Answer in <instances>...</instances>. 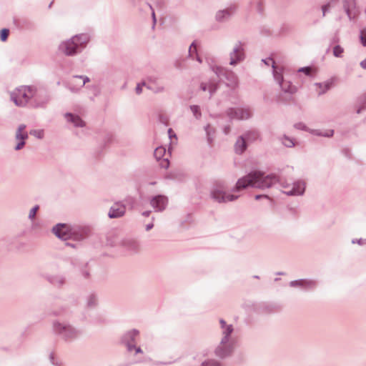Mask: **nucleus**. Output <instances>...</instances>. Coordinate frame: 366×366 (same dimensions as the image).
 Listing matches in <instances>:
<instances>
[{
    "mask_svg": "<svg viewBox=\"0 0 366 366\" xmlns=\"http://www.w3.org/2000/svg\"><path fill=\"white\" fill-rule=\"evenodd\" d=\"M331 4L332 3L330 2L327 4L322 6V9L323 16H325L326 12L330 9V8L331 6Z\"/></svg>",
    "mask_w": 366,
    "mask_h": 366,
    "instance_id": "de8ad7c7",
    "label": "nucleus"
},
{
    "mask_svg": "<svg viewBox=\"0 0 366 366\" xmlns=\"http://www.w3.org/2000/svg\"><path fill=\"white\" fill-rule=\"evenodd\" d=\"M212 71L217 75V76L223 79L224 78L227 80V84L232 88L237 86L238 85V77L237 76L227 69H224L219 66H212L211 67Z\"/></svg>",
    "mask_w": 366,
    "mask_h": 366,
    "instance_id": "423d86ee",
    "label": "nucleus"
},
{
    "mask_svg": "<svg viewBox=\"0 0 366 366\" xmlns=\"http://www.w3.org/2000/svg\"><path fill=\"white\" fill-rule=\"evenodd\" d=\"M152 18H153L154 24L156 23V17H155V13L153 10L152 12Z\"/></svg>",
    "mask_w": 366,
    "mask_h": 366,
    "instance_id": "5fc2aeb1",
    "label": "nucleus"
},
{
    "mask_svg": "<svg viewBox=\"0 0 366 366\" xmlns=\"http://www.w3.org/2000/svg\"><path fill=\"white\" fill-rule=\"evenodd\" d=\"M352 244H358L360 245H363V244H366V239H362V238L358 239H353L352 240Z\"/></svg>",
    "mask_w": 366,
    "mask_h": 366,
    "instance_id": "c03bdc74",
    "label": "nucleus"
},
{
    "mask_svg": "<svg viewBox=\"0 0 366 366\" xmlns=\"http://www.w3.org/2000/svg\"><path fill=\"white\" fill-rule=\"evenodd\" d=\"M89 40L86 34L74 35L71 39L61 41L59 45V51L66 56H74L81 52Z\"/></svg>",
    "mask_w": 366,
    "mask_h": 366,
    "instance_id": "7ed1b4c3",
    "label": "nucleus"
},
{
    "mask_svg": "<svg viewBox=\"0 0 366 366\" xmlns=\"http://www.w3.org/2000/svg\"><path fill=\"white\" fill-rule=\"evenodd\" d=\"M127 350L129 352H132L133 350H134V354L135 355L143 352V351H142V350L141 349L140 347H136L134 345H132V344H130V343H128Z\"/></svg>",
    "mask_w": 366,
    "mask_h": 366,
    "instance_id": "4c0bfd02",
    "label": "nucleus"
},
{
    "mask_svg": "<svg viewBox=\"0 0 366 366\" xmlns=\"http://www.w3.org/2000/svg\"><path fill=\"white\" fill-rule=\"evenodd\" d=\"M244 51L243 44L241 42H237L229 53V64L235 66L244 59Z\"/></svg>",
    "mask_w": 366,
    "mask_h": 366,
    "instance_id": "9b49d317",
    "label": "nucleus"
},
{
    "mask_svg": "<svg viewBox=\"0 0 366 366\" xmlns=\"http://www.w3.org/2000/svg\"><path fill=\"white\" fill-rule=\"evenodd\" d=\"M366 110V97L365 98L363 102L357 109V113L360 114L362 111Z\"/></svg>",
    "mask_w": 366,
    "mask_h": 366,
    "instance_id": "37998d69",
    "label": "nucleus"
},
{
    "mask_svg": "<svg viewBox=\"0 0 366 366\" xmlns=\"http://www.w3.org/2000/svg\"><path fill=\"white\" fill-rule=\"evenodd\" d=\"M49 358H50V360H51V363L54 364V354L53 353H51L49 355Z\"/></svg>",
    "mask_w": 366,
    "mask_h": 366,
    "instance_id": "864d4df0",
    "label": "nucleus"
},
{
    "mask_svg": "<svg viewBox=\"0 0 366 366\" xmlns=\"http://www.w3.org/2000/svg\"><path fill=\"white\" fill-rule=\"evenodd\" d=\"M88 275H89V273L88 272H85L84 276L87 277Z\"/></svg>",
    "mask_w": 366,
    "mask_h": 366,
    "instance_id": "680f3d73",
    "label": "nucleus"
},
{
    "mask_svg": "<svg viewBox=\"0 0 366 366\" xmlns=\"http://www.w3.org/2000/svg\"><path fill=\"white\" fill-rule=\"evenodd\" d=\"M360 65L362 69H366V58L360 61Z\"/></svg>",
    "mask_w": 366,
    "mask_h": 366,
    "instance_id": "8fccbe9b",
    "label": "nucleus"
},
{
    "mask_svg": "<svg viewBox=\"0 0 366 366\" xmlns=\"http://www.w3.org/2000/svg\"><path fill=\"white\" fill-rule=\"evenodd\" d=\"M298 71L299 72H303L305 74L309 75L310 74V71H311V68L308 67V66H307V67H302V68L298 69Z\"/></svg>",
    "mask_w": 366,
    "mask_h": 366,
    "instance_id": "a18cd8bd",
    "label": "nucleus"
},
{
    "mask_svg": "<svg viewBox=\"0 0 366 366\" xmlns=\"http://www.w3.org/2000/svg\"><path fill=\"white\" fill-rule=\"evenodd\" d=\"M154 227L153 223H150L146 225V230L149 231Z\"/></svg>",
    "mask_w": 366,
    "mask_h": 366,
    "instance_id": "3c124183",
    "label": "nucleus"
},
{
    "mask_svg": "<svg viewBox=\"0 0 366 366\" xmlns=\"http://www.w3.org/2000/svg\"><path fill=\"white\" fill-rule=\"evenodd\" d=\"M98 299L96 295H90L87 297L86 300V307L89 308H93L97 306Z\"/></svg>",
    "mask_w": 366,
    "mask_h": 366,
    "instance_id": "7c9ffc66",
    "label": "nucleus"
},
{
    "mask_svg": "<svg viewBox=\"0 0 366 366\" xmlns=\"http://www.w3.org/2000/svg\"><path fill=\"white\" fill-rule=\"evenodd\" d=\"M9 96L16 107H24L32 99L40 97V92L34 86H20L9 92Z\"/></svg>",
    "mask_w": 366,
    "mask_h": 366,
    "instance_id": "f03ea898",
    "label": "nucleus"
},
{
    "mask_svg": "<svg viewBox=\"0 0 366 366\" xmlns=\"http://www.w3.org/2000/svg\"><path fill=\"white\" fill-rule=\"evenodd\" d=\"M227 114L230 119L244 120L252 116V111L249 107H234L229 109Z\"/></svg>",
    "mask_w": 366,
    "mask_h": 366,
    "instance_id": "9d476101",
    "label": "nucleus"
},
{
    "mask_svg": "<svg viewBox=\"0 0 366 366\" xmlns=\"http://www.w3.org/2000/svg\"><path fill=\"white\" fill-rule=\"evenodd\" d=\"M295 128L300 130H305L310 134L318 136V137H332L334 135L333 129H327V130H320V129H312L307 128L305 124L302 122L297 123L294 125Z\"/></svg>",
    "mask_w": 366,
    "mask_h": 366,
    "instance_id": "ddd939ff",
    "label": "nucleus"
},
{
    "mask_svg": "<svg viewBox=\"0 0 366 366\" xmlns=\"http://www.w3.org/2000/svg\"><path fill=\"white\" fill-rule=\"evenodd\" d=\"M144 86V85L143 84V82L137 84L136 89H135L136 93L137 94H140L142 92V87Z\"/></svg>",
    "mask_w": 366,
    "mask_h": 366,
    "instance_id": "49530a36",
    "label": "nucleus"
},
{
    "mask_svg": "<svg viewBox=\"0 0 366 366\" xmlns=\"http://www.w3.org/2000/svg\"><path fill=\"white\" fill-rule=\"evenodd\" d=\"M150 211H146L142 213L143 216L148 217L150 214Z\"/></svg>",
    "mask_w": 366,
    "mask_h": 366,
    "instance_id": "6e6d98bb",
    "label": "nucleus"
},
{
    "mask_svg": "<svg viewBox=\"0 0 366 366\" xmlns=\"http://www.w3.org/2000/svg\"><path fill=\"white\" fill-rule=\"evenodd\" d=\"M224 133L225 134H228L229 132V128H225L224 130Z\"/></svg>",
    "mask_w": 366,
    "mask_h": 366,
    "instance_id": "13d9d810",
    "label": "nucleus"
},
{
    "mask_svg": "<svg viewBox=\"0 0 366 366\" xmlns=\"http://www.w3.org/2000/svg\"><path fill=\"white\" fill-rule=\"evenodd\" d=\"M197 53V46L195 45V43L193 42L190 46H189V55L190 56H192L194 54Z\"/></svg>",
    "mask_w": 366,
    "mask_h": 366,
    "instance_id": "79ce46f5",
    "label": "nucleus"
},
{
    "mask_svg": "<svg viewBox=\"0 0 366 366\" xmlns=\"http://www.w3.org/2000/svg\"><path fill=\"white\" fill-rule=\"evenodd\" d=\"M360 41L364 46H366V27L360 31Z\"/></svg>",
    "mask_w": 366,
    "mask_h": 366,
    "instance_id": "ea45409f",
    "label": "nucleus"
},
{
    "mask_svg": "<svg viewBox=\"0 0 366 366\" xmlns=\"http://www.w3.org/2000/svg\"><path fill=\"white\" fill-rule=\"evenodd\" d=\"M88 81L89 78L86 76H73L69 81V88L71 92H77Z\"/></svg>",
    "mask_w": 366,
    "mask_h": 366,
    "instance_id": "dca6fc26",
    "label": "nucleus"
},
{
    "mask_svg": "<svg viewBox=\"0 0 366 366\" xmlns=\"http://www.w3.org/2000/svg\"><path fill=\"white\" fill-rule=\"evenodd\" d=\"M64 117L66 122L71 124L74 127H83L85 126L84 122L81 119L79 116L76 114L66 113L64 114Z\"/></svg>",
    "mask_w": 366,
    "mask_h": 366,
    "instance_id": "393cba45",
    "label": "nucleus"
},
{
    "mask_svg": "<svg viewBox=\"0 0 366 366\" xmlns=\"http://www.w3.org/2000/svg\"><path fill=\"white\" fill-rule=\"evenodd\" d=\"M168 202L167 197L158 194L152 197L150 204L155 212H162L167 208Z\"/></svg>",
    "mask_w": 366,
    "mask_h": 366,
    "instance_id": "2eb2a0df",
    "label": "nucleus"
},
{
    "mask_svg": "<svg viewBox=\"0 0 366 366\" xmlns=\"http://www.w3.org/2000/svg\"><path fill=\"white\" fill-rule=\"evenodd\" d=\"M278 182L280 179L274 174H265L261 171H252L237 180L235 187L231 190V193L225 191L224 184H217L211 191V197L219 203L233 202L240 196L236 193H239L243 189L249 187L266 189L272 187Z\"/></svg>",
    "mask_w": 366,
    "mask_h": 366,
    "instance_id": "f257e3e1",
    "label": "nucleus"
},
{
    "mask_svg": "<svg viewBox=\"0 0 366 366\" xmlns=\"http://www.w3.org/2000/svg\"><path fill=\"white\" fill-rule=\"evenodd\" d=\"M168 132H169V137L172 138V129H168Z\"/></svg>",
    "mask_w": 366,
    "mask_h": 366,
    "instance_id": "4d7b16f0",
    "label": "nucleus"
},
{
    "mask_svg": "<svg viewBox=\"0 0 366 366\" xmlns=\"http://www.w3.org/2000/svg\"><path fill=\"white\" fill-rule=\"evenodd\" d=\"M236 11V6L232 5L227 9L218 11L215 14V19L219 22L227 21Z\"/></svg>",
    "mask_w": 366,
    "mask_h": 366,
    "instance_id": "6ab92c4d",
    "label": "nucleus"
},
{
    "mask_svg": "<svg viewBox=\"0 0 366 366\" xmlns=\"http://www.w3.org/2000/svg\"><path fill=\"white\" fill-rule=\"evenodd\" d=\"M246 142L247 139L244 136H241L237 139L234 145V150L236 153L242 154L245 151L247 148Z\"/></svg>",
    "mask_w": 366,
    "mask_h": 366,
    "instance_id": "bb28decb",
    "label": "nucleus"
},
{
    "mask_svg": "<svg viewBox=\"0 0 366 366\" xmlns=\"http://www.w3.org/2000/svg\"><path fill=\"white\" fill-rule=\"evenodd\" d=\"M280 139L282 144H284L287 147L292 148L295 145V140L292 138L287 137L286 135H283L282 137H280Z\"/></svg>",
    "mask_w": 366,
    "mask_h": 366,
    "instance_id": "c756f323",
    "label": "nucleus"
},
{
    "mask_svg": "<svg viewBox=\"0 0 366 366\" xmlns=\"http://www.w3.org/2000/svg\"><path fill=\"white\" fill-rule=\"evenodd\" d=\"M28 137V133L26 131V125L23 124H20L16 131L15 139L17 141V144L14 149L16 151L21 149L24 147L25 141Z\"/></svg>",
    "mask_w": 366,
    "mask_h": 366,
    "instance_id": "4468645a",
    "label": "nucleus"
},
{
    "mask_svg": "<svg viewBox=\"0 0 366 366\" xmlns=\"http://www.w3.org/2000/svg\"><path fill=\"white\" fill-rule=\"evenodd\" d=\"M199 366H221V363L215 359H207Z\"/></svg>",
    "mask_w": 366,
    "mask_h": 366,
    "instance_id": "2f4dec72",
    "label": "nucleus"
},
{
    "mask_svg": "<svg viewBox=\"0 0 366 366\" xmlns=\"http://www.w3.org/2000/svg\"><path fill=\"white\" fill-rule=\"evenodd\" d=\"M244 136L246 138L247 142H252L258 138L259 134L257 132H248L244 134Z\"/></svg>",
    "mask_w": 366,
    "mask_h": 366,
    "instance_id": "72a5a7b5",
    "label": "nucleus"
},
{
    "mask_svg": "<svg viewBox=\"0 0 366 366\" xmlns=\"http://www.w3.org/2000/svg\"><path fill=\"white\" fill-rule=\"evenodd\" d=\"M53 332L65 341H71L77 338L80 331L66 322L59 320L54 321L52 323Z\"/></svg>",
    "mask_w": 366,
    "mask_h": 366,
    "instance_id": "20e7f679",
    "label": "nucleus"
},
{
    "mask_svg": "<svg viewBox=\"0 0 366 366\" xmlns=\"http://www.w3.org/2000/svg\"><path fill=\"white\" fill-rule=\"evenodd\" d=\"M200 89L202 92H208L209 98H210L217 89V83L214 81L202 82L200 84Z\"/></svg>",
    "mask_w": 366,
    "mask_h": 366,
    "instance_id": "a878e982",
    "label": "nucleus"
},
{
    "mask_svg": "<svg viewBox=\"0 0 366 366\" xmlns=\"http://www.w3.org/2000/svg\"><path fill=\"white\" fill-rule=\"evenodd\" d=\"M54 234L59 239L66 240L73 239L74 240H81L84 238L85 234L83 232H80L77 227H71L66 224H57L52 229Z\"/></svg>",
    "mask_w": 366,
    "mask_h": 366,
    "instance_id": "39448f33",
    "label": "nucleus"
},
{
    "mask_svg": "<svg viewBox=\"0 0 366 366\" xmlns=\"http://www.w3.org/2000/svg\"><path fill=\"white\" fill-rule=\"evenodd\" d=\"M343 9L350 20H352L356 17L355 0H343Z\"/></svg>",
    "mask_w": 366,
    "mask_h": 366,
    "instance_id": "412c9836",
    "label": "nucleus"
},
{
    "mask_svg": "<svg viewBox=\"0 0 366 366\" xmlns=\"http://www.w3.org/2000/svg\"><path fill=\"white\" fill-rule=\"evenodd\" d=\"M126 212V207L124 204L120 203L114 204L108 213L109 218H119L124 215Z\"/></svg>",
    "mask_w": 366,
    "mask_h": 366,
    "instance_id": "aec40b11",
    "label": "nucleus"
},
{
    "mask_svg": "<svg viewBox=\"0 0 366 366\" xmlns=\"http://www.w3.org/2000/svg\"><path fill=\"white\" fill-rule=\"evenodd\" d=\"M146 87L154 93H161L164 91L163 82L157 76H149L146 81L143 82Z\"/></svg>",
    "mask_w": 366,
    "mask_h": 366,
    "instance_id": "f8f14e48",
    "label": "nucleus"
},
{
    "mask_svg": "<svg viewBox=\"0 0 366 366\" xmlns=\"http://www.w3.org/2000/svg\"><path fill=\"white\" fill-rule=\"evenodd\" d=\"M197 60H198L199 62H201V60H200V59H199V57H197Z\"/></svg>",
    "mask_w": 366,
    "mask_h": 366,
    "instance_id": "e2e57ef3",
    "label": "nucleus"
},
{
    "mask_svg": "<svg viewBox=\"0 0 366 366\" xmlns=\"http://www.w3.org/2000/svg\"><path fill=\"white\" fill-rule=\"evenodd\" d=\"M280 184L283 193L289 196L302 195L305 190V183L301 180L296 181L292 184L280 181Z\"/></svg>",
    "mask_w": 366,
    "mask_h": 366,
    "instance_id": "0eeeda50",
    "label": "nucleus"
},
{
    "mask_svg": "<svg viewBox=\"0 0 366 366\" xmlns=\"http://www.w3.org/2000/svg\"><path fill=\"white\" fill-rule=\"evenodd\" d=\"M139 331L137 330H132L130 331H128L127 333L124 334L123 336V341L127 345V347H128V343L132 344V342H134L135 338L139 335Z\"/></svg>",
    "mask_w": 366,
    "mask_h": 366,
    "instance_id": "cd10ccee",
    "label": "nucleus"
},
{
    "mask_svg": "<svg viewBox=\"0 0 366 366\" xmlns=\"http://www.w3.org/2000/svg\"><path fill=\"white\" fill-rule=\"evenodd\" d=\"M332 53L335 57L341 58L344 53V49L340 45H336L333 48Z\"/></svg>",
    "mask_w": 366,
    "mask_h": 366,
    "instance_id": "f704fd0d",
    "label": "nucleus"
},
{
    "mask_svg": "<svg viewBox=\"0 0 366 366\" xmlns=\"http://www.w3.org/2000/svg\"><path fill=\"white\" fill-rule=\"evenodd\" d=\"M39 208V206L36 205L35 207H34L33 208H31L30 209L29 213V219L33 220L35 218L36 212L38 211Z\"/></svg>",
    "mask_w": 366,
    "mask_h": 366,
    "instance_id": "58836bf2",
    "label": "nucleus"
},
{
    "mask_svg": "<svg viewBox=\"0 0 366 366\" xmlns=\"http://www.w3.org/2000/svg\"><path fill=\"white\" fill-rule=\"evenodd\" d=\"M334 84V79H330L324 82L321 83H315L314 84L315 87V91L319 96L325 94L328 90H330Z\"/></svg>",
    "mask_w": 366,
    "mask_h": 366,
    "instance_id": "5701e85b",
    "label": "nucleus"
},
{
    "mask_svg": "<svg viewBox=\"0 0 366 366\" xmlns=\"http://www.w3.org/2000/svg\"><path fill=\"white\" fill-rule=\"evenodd\" d=\"M254 198H255L256 200H259V199H262V198L269 199V197L267 195H265V194H258V195H256L254 197Z\"/></svg>",
    "mask_w": 366,
    "mask_h": 366,
    "instance_id": "09e8293b",
    "label": "nucleus"
},
{
    "mask_svg": "<svg viewBox=\"0 0 366 366\" xmlns=\"http://www.w3.org/2000/svg\"><path fill=\"white\" fill-rule=\"evenodd\" d=\"M30 134L41 139L44 138V132L43 129H33L30 131Z\"/></svg>",
    "mask_w": 366,
    "mask_h": 366,
    "instance_id": "e433bc0d",
    "label": "nucleus"
},
{
    "mask_svg": "<svg viewBox=\"0 0 366 366\" xmlns=\"http://www.w3.org/2000/svg\"><path fill=\"white\" fill-rule=\"evenodd\" d=\"M340 41V39L338 36H335V38H333L332 39V43H338Z\"/></svg>",
    "mask_w": 366,
    "mask_h": 366,
    "instance_id": "603ef678",
    "label": "nucleus"
},
{
    "mask_svg": "<svg viewBox=\"0 0 366 366\" xmlns=\"http://www.w3.org/2000/svg\"><path fill=\"white\" fill-rule=\"evenodd\" d=\"M48 102V99H46L43 102L42 104H46Z\"/></svg>",
    "mask_w": 366,
    "mask_h": 366,
    "instance_id": "bf43d9fd",
    "label": "nucleus"
},
{
    "mask_svg": "<svg viewBox=\"0 0 366 366\" xmlns=\"http://www.w3.org/2000/svg\"><path fill=\"white\" fill-rule=\"evenodd\" d=\"M157 365H166L165 362H158Z\"/></svg>",
    "mask_w": 366,
    "mask_h": 366,
    "instance_id": "052dcab7",
    "label": "nucleus"
},
{
    "mask_svg": "<svg viewBox=\"0 0 366 366\" xmlns=\"http://www.w3.org/2000/svg\"><path fill=\"white\" fill-rule=\"evenodd\" d=\"M154 155L155 158L160 161V166L163 168H168L169 167V161L168 157H164L166 156V149L164 147H159L156 148L154 152Z\"/></svg>",
    "mask_w": 366,
    "mask_h": 366,
    "instance_id": "4be33fe9",
    "label": "nucleus"
},
{
    "mask_svg": "<svg viewBox=\"0 0 366 366\" xmlns=\"http://www.w3.org/2000/svg\"><path fill=\"white\" fill-rule=\"evenodd\" d=\"M262 61L267 64V65H272V73L274 71V70H280V71H283V68L282 66H276L275 64V62L274 61V60L271 58H267L266 59H262Z\"/></svg>",
    "mask_w": 366,
    "mask_h": 366,
    "instance_id": "473e14b6",
    "label": "nucleus"
},
{
    "mask_svg": "<svg viewBox=\"0 0 366 366\" xmlns=\"http://www.w3.org/2000/svg\"><path fill=\"white\" fill-rule=\"evenodd\" d=\"M9 31L7 29H3L0 33V39L2 41H5L8 37Z\"/></svg>",
    "mask_w": 366,
    "mask_h": 366,
    "instance_id": "a19ab883",
    "label": "nucleus"
},
{
    "mask_svg": "<svg viewBox=\"0 0 366 366\" xmlns=\"http://www.w3.org/2000/svg\"><path fill=\"white\" fill-rule=\"evenodd\" d=\"M204 131L208 144H212L214 139L215 129L209 124H207L204 127Z\"/></svg>",
    "mask_w": 366,
    "mask_h": 366,
    "instance_id": "c85d7f7f",
    "label": "nucleus"
},
{
    "mask_svg": "<svg viewBox=\"0 0 366 366\" xmlns=\"http://www.w3.org/2000/svg\"><path fill=\"white\" fill-rule=\"evenodd\" d=\"M235 343L236 341L221 340L214 349V355L220 359H224L231 356L234 350Z\"/></svg>",
    "mask_w": 366,
    "mask_h": 366,
    "instance_id": "6e6552de",
    "label": "nucleus"
},
{
    "mask_svg": "<svg viewBox=\"0 0 366 366\" xmlns=\"http://www.w3.org/2000/svg\"><path fill=\"white\" fill-rule=\"evenodd\" d=\"M122 247L130 254H136L140 249V244L139 242L130 237L124 238L121 242Z\"/></svg>",
    "mask_w": 366,
    "mask_h": 366,
    "instance_id": "f3484780",
    "label": "nucleus"
},
{
    "mask_svg": "<svg viewBox=\"0 0 366 366\" xmlns=\"http://www.w3.org/2000/svg\"><path fill=\"white\" fill-rule=\"evenodd\" d=\"M219 324L222 330L221 340L235 341L234 338L232 335L234 331L233 325L231 324H227L222 319L219 320Z\"/></svg>",
    "mask_w": 366,
    "mask_h": 366,
    "instance_id": "a211bd4d",
    "label": "nucleus"
},
{
    "mask_svg": "<svg viewBox=\"0 0 366 366\" xmlns=\"http://www.w3.org/2000/svg\"><path fill=\"white\" fill-rule=\"evenodd\" d=\"M190 109L196 119H199L201 118L202 113L199 106L192 105L190 106Z\"/></svg>",
    "mask_w": 366,
    "mask_h": 366,
    "instance_id": "c9c22d12",
    "label": "nucleus"
},
{
    "mask_svg": "<svg viewBox=\"0 0 366 366\" xmlns=\"http://www.w3.org/2000/svg\"><path fill=\"white\" fill-rule=\"evenodd\" d=\"M290 285L292 287H301L304 289H312L315 287L316 283L311 280H298L291 281Z\"/></svg>",
    "mask_w": 366,
    "mask_h": 366,
    "instance_id": "b1692460",
    "label": "nucleus"
},
{
    "mask_svg": "<svg viewBox=\"0 0 366 366\" xmlns=\"http://www.w3.org/2000/svg\"><path fill=\"white\" fill-rule=\"evenodd\" d=\"M274 81L279 84L282 91L285 93L294 94L296 92V87L289 81H285L283 77V71L274 70L273 72Z\"/></svg>",
    "mask_w": 366,
    "mask_h": 366,
    "instance_id": "1a4fd4ad",
    "label": "nucleus"
}]
</instances>
